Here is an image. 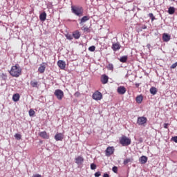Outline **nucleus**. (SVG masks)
<instances>
[{
  "instance_id": "obj_1",
  "label": "nucleus",
  "mask_w": 177,
  "mask_h": 177,
  "mask_svg": "<svg viewBox=\"0 0 177 177\" xmlns=\"http://www.w3.org/2000/svg\"><path fill=\"white\" fill-rule=\"evenodd\" d=\"M21 67H20V65H19V64H17L11 67V69L9 71V73L12 77L19 78V76L21 75Z\"/></svg>"
},
{
  "instance_id": "obj_2",
  "label": "nucleus",
  "mask_w": 177,
  "mask_h": 177,
  "mask_svg": "<svg viewBox=\"0 0 177 177\" xmlns=\"http://www.w3.org/2000/svg\"><path fill=\"white\" fill-rule=\"evenodd\" d=\"M71 12L75 16L81 17L84 16V8L80 6H71Z\"/></svg>"
},
{
  "instance_id": "obj_3",
  "label": "nucleus",
  "mask_w": 177,
  "mask_h": 177,
  "mask_svg": "<svg viewBox=\"0 0 177 177\" xmlns=\"http://www.w3.org/2000/svg\"><path fill=\"white\" fill-rule=\"evenodd\" d=\"M131 143V138H129L125 136H122L120 138V144L122 145V146H129Z\"/></svg>"
},
{
  "instance_id": "obj_4",
  "label": "nucleus",
  "mask_w": 177,
  "mask_h": 177,
  "mask_svg": "<svg viewBox=\"0 0 177 177\" xmlns=\"http://www.w3.org/2000/svg\"><path fill=\"white\" fill-rule=\"evenodd\" d=\"M92 98L97 101L102 100V99H103V94H102L99 91H96L93 93Z\"/></svg>"
},
{
  "instance_id": "obj_5",
  "label": "nucleus",
  "mask_w": 177,
  "mask_h": 177,
  "mask_svg": "<svg viewBox=\"0 0 177 177\" xmlns=\"http://www.w3.org/2000/svg\"><path fill=\"white\" fill-rule=\"evenodd\" d=\"M54 95L55 96H56L58 100H62V99H63V97H64V93L60 89L55 90L54 92Z\"/></svg>"
},
{
  "instance_id": "obj_6",
  "label": "nucleus",
  "mask_w": 177,
  "mask_h": 177,
  "mask_svg": "<svg viewBox=\"0 0 177 177\" xmlns=\"http://www.w3.org/2000/svg\"><path fill=\"white\" fill-rule=\"evenodd\" d=\"M115 150L114 147H108L105 151V156H106V157H110V156L114 154Z\"/></svg>"
},
{
  "instance_id": "obj_7",
  "label": "nucleus",
  "mask_w": 177,
  "mask_h": 177,
  "mask_svg": "<svg viewBox=\"0 0 177 177\" xmlns=\"http://www.w3.org/2000/svg\"><path fill=\"white\" fill-rule=\"evenodd\" d=\"M147 122V118L146 117H138L137 120V124L139 125H145Z\"/></svg>"
},
{
  "instance_id": "obj_8",
  "label": "nucleus",
  "mask_w": 177,
  "mask_h": 177,
  "mask_svg": "<svg viewBox=\"0 0 177 177\" xmlns=\"http://www.w3.org/2000/svg\"><path fill=\"white\" fill-rule=\"evenodd\" d=\"M54 138L57 142H62L63 139H64V134H63L62 133H58L55 134Z\"/></svg>"
},
{
  "instance_id": "obj_9",
  "label": "nucleus",
  "mask_w": 177,
  "mask_h": 177,
  "mask_svg": "<svg viewBox=\"0 0 177 177\" xmlns=\"http://www.w3.org/2000/svg\"><path fill=\"white\" fill-rule=\"evenodd\" d=\"M111 48L114 52L120 50V49H121V45L120 44V42L113 43Z\"/></svg>"
},
{
  "instance_id": "obj_10",
  "label": "nucleus",
  "mask_w": 177,
  "mask_h": 177,
  "mask_svg": "<svg viewBox=\"0 0 177 177\" xmlns=\"http://www.w3.org/2000/svg\"><path fill=\"white\" fill-rule=\"evenodd\" d=\"M117 92L119 95H124L127 92V88L124 86H120L118 87Z\"/></svg>"
},
{
  "instance_id": "obj_11",
  "label": "nucleus",
  "mask_w": 177,
  "mask_h": 177,
  "mask_svg": "<svg viewBox=\"0 0 177 177\" xmlns=\"http://www.w3.org/2000/svg\"><path fill=\"white\" fill-rule=\"evenodd\" d=\"M57 66L61 70H65L66 68V62L63 60H59L57 62Z\"/></svg>"
},
{
  "instance_id": "obj_12",
  "label": "nucleus",
  "mask_w": 177,
  "mask_h": 177,
  "mask_svg": "<svg viewBox=\"0 0 177 177\" xmlns=\"http://www.w3.org/2000/svg\"><path fill=\"white\" fill-rule=\"evenodd\" d=\"M39 136H40V138H42V139H49V135L46 131H41L39 133Z\"/></svg>"
},
{
  "instance_id": "obj_13",
  "label": "nucleus",
  "mask_w": 177,
  "mask_h": 177,
  "mask_svg": "<svg viewBox=\"0 0 177 177\" xmlns=\"http://www.w3.org/2000/svg\"><path fill=\"white\" fill-rule=\"evenodd\" d=\"M101 82L102 84H106L107 82H109V76L106 75H102L101 76Z\"/></svg>"
},
{
  "instance_id": "obj_14",
  "label": "nucleus",
  "mask_w": 177,
  "mask_h": 177,
  "mask_svg": "<svg viewBox=\"0 0 177 177\" xmlns=\"http://www.w3.org/2000/svg\"><path fill=\"white\" fill-rule=\"evenodd\" d=\"M171 39V36L167 33L162 35V41L164 42H168Z\"/></svg>"
},
{
  "instance_id": "obj_15",
  "label": "nucleus",
  "mask_w": 177,
  "mask_h": 177,
  "mask_svg": "<svg viewBox=\"0 0 177 177\" xmlns=\"http://www.w3.org/2000/svg\"><path fill=\"white\" fill-rule=\"evenodd\" d=\"M89 19H91V17L88 15L84 16L83 17H82V19H80V24L82 25L84 24V23H86V21H88V20H89Z\"/></svg>"
},
{
  "instance_id": "obj_16",
  "label": "nucleus",
  "mask_w": 177,
  "mask_h": 177,
  "mask_svg": "<svg viewBox=\"0 0 177 177\" xmlns=\"http://www.w3.org/2000/svg\"><path fill=\"white\" fill-rule=\"evenodd\" d=\"M73 37L75 38V39H80V37H81V33H80V31L75 30L73 32Z\"/></svg>"
},
{
  "instance_id": "obj_17",
  "label": "nucleus",
  "mask_w": 177,
  "mask_h": 177,
  "mask_svg": "<svg viewBox=\"0 0 177 177\" xmlns=\"http://www.w3.org/2000/svg\"><path fill=\"white\" fill-rule=\"evenodd\" d=\"M46 68V66H45V65L41 64L38 68V71L39 73H40V74H44V73H45Z\"/></svg>"
},
{
  "instance_id": "obj_18",
  "label": "nucleus",
  "mask_w": 177,
  "mask_h": 177,
  "mask_svg": "<svg viewBox=\"0 0 177 177\" xmlns=\"http://www.w3.org/2000/svg\"><path fill=\"white\" fill-rule=\"evenodd\" d=\"M75 160V163L78 165L82 164L84 162V158H82V156H78Z\"/></svg>"
},
{
  "instance_id": "obj_19",
  "label": "nucleus",
  "mask_w": 177,
  "mask_h": 177,
  "mask_svg": "<svg viewBox=\"0 0 177 177\" xmlns=\"http://www.w3.org/2000/svg\"><path fill=\"white\" fill-rule=\"evenodd\" d=\"M140 162L141 164H146L147 162V156H142L140 158Z\"/></svg>"
},
{
  "instance_id": "obj_20",
  "label": "nucleus",
  "mask_w": 177,
  "mask_h": 177,
  "mask_svg": "<svg viewBox=\"0 0 177 177\" xmlns=\"http://www.w3.org/2000/svg\"><path fill=\"white\" fill-rule=\"evenodd\" d=\"M39 19L41 21H45L46 20V12H44L39 15Z\"/></svg>"
},
{
  "instance_id": "obj_21",
  "label": "nucleus",
  "mask_w": 177,
  "mask_h": 177,
  "mask_svg": "<svg viewBox=\"0 0 177 177\" xmlns=\"http://www.w3.org/2000/svg\"><path fill=\"white\" fill-rule=\"evenodd\" d=\"M12 100L14 102H19V100H20V95L19 93L14 94L12 96Z\"/></svg>"
},
{
  "instance_id": "obj_22",
  "label": "nucleus",
  "mask_w": 177,
  "mask_h": 177,
  "mask_svg": "<svg viewBox=\"0 0 177 177\" xmlns=\"http://www.w3.org/2000/svg\"><path fill=\"white\" fill-rule=\"evenodd\" d=\"M136 102H137V103H138V104H140V103H142V102H143V96L138 95L136 98Z\"/></svg>"
},
{
  "instance_id": "obj_23",
  "label": "nucleus",
  "mask_w": 177,
  "mask_h": 177,
  "mask_svg": "<svg viewBox=\"0 0 177 177\" xmlns=\"http://www.w3.org/2000/svg\"><path fill=\"white\" fill-rule=\"evenodd\" d=\"M30 85L32 88H38V82L35 80L30 81Z\"/></svg>"
},
{
  "instance_id": "obj_24",
  "label": "nucleus",
  "mask_w": 177,
  "mask_h": 177,
  "mask_svg": "<svg viewBox=\"0 0 177 177\" xmlns=\"http://www.w3.org/2000/svg\"><path fill=\"white\" fill-rule=\"evenodd\" d=\"M128 60V56L124 55L120 58V62L121 63H127V61Z\"/></svg>"
},
{
  "instance_id": "obj_25",
  "label": "nucleus",
  "mask_w": 177,
  "mask_h": 177,
  "mask_svg": "<svg viewBox=\"0 0 177 177\" xmlns=\"http://www.w3.org/2000/svg\"><path fill=\"white\" fill-rule=\"evenodd\" d=\"M149 91L151 95H156L157 93V88L152 86L151 87Z\"/></svg>"
},
{
  "instance_id": "obj_26",
  "label": "nucleus",
  "mask_w": 177,
  "mask_h": 177,
  "mask_svg": "<svg viewBox=\"0 0 177 177\" xmlns=\"http://www.w3.org/2000/svg\"><path fill=\"white\" fill-rule=\"evenodd\" d=\"M132 161H133V158H127L124 160L123 164L124 165H127L129 162H132Z\"/></svg>"
},
{
  "instance_id": "obj_27",
  "label": "nucleus",
  "mask_w": 177,
  "mask_h": 177,
  "mask_svg": "<svg viewBox=\"0 0 177 177\" xmlns=\"http://www.w3.org/2000/svg\"><path fill=\"white\" fill-rule=\"evenodd\" d=\"M168 13L169 15H174V13H175V8L169 7L168 9Z\"/></svg>"
},
{
  "instance_id": "obj_28",
  "label": "nucleus",
  "mask_w": 177,
  "mask_h": 177,
  "mask_svg": "<svg viewBox=\"0 0 177 177\" xmlns=\"http://www.w3.org/2000/svg\"><path fill=\"white\" fill-rule=\"evenodd\" d=\"M82 31H84V32H91V29H89V28H88L87 26H86L85 25L83 26V27L82 28Z\"/></svg>"
},
{
  "instance_id": "obj_29",
  "label": "nucleus",
  "mask_w": 177,
  "mask_h": 177,
  "mask_svg": "<svg viewBox=\"0 0 177 177\" xmlns=\"http://www.w3.org/2000/svg\"><path fill=\"white\" fill-rule=\"evenodd\" d=\"M106 68H108L109 70H111V71H113V70H114V66L113 65V64H109L106 66Z\"/></svg>"
},
{
  "instance_id": "obj_30",
  "label": "nucleus",
  "mask_w": 177,
  "mask_h": 177,
  "mask_svg": "<svg viewBox=\"0 0 177 177\" xmlns=\"http://www.w3.org/2000/svg\"><path fill=\"white\" fill-rule=\"evenodd\" d=\"M35 115V111L33 109H30L29 110V115L30 117H34V115Z\"/></svg>"
},
{
  "instance_id": "obj_31",
  "label": "nucleus",
  "mask_w": 177,
  "mask_h": 177,
  "mask_svg": "<svg viewBox=\"0 0 177 177\" xmlns=\"http://www.w3.org/2000/svg\"><path fill=\"white\" fill-rule=\"evenodd\" d=\"M95 49H96V47L95 46H91L88 48V50L90 52H95Z\"/></svg>"
},
{
  "instance_id": "obj_32",
  "label": "nucleus",
  "mask_w": 177,
  "mask_h": 177,
  "mask_svg": "<svg viewBox=\"0 0 177 177\" xmlns=\"http://www.w3.org/2000/svg\"><path fill=\"white\" fill-rule=\"evenodd\" d=\"M1 77L2 80H4V81H5L8 78V75H6V73H2Z\"/></svg>"
},
{
  "instance_id": "obj_33",
  "label": "nucleus",
  "mask_w": 177,
  "mask_h": 177,
  "mask_svg": "<svg viewBox=\"0 0 177 177\" xmlns=\"http://www.w3.org/2000/svg\"><path fill=\"white\" fill-rule=\"evenodd\" d=\"M149 17H150V19H151V21H154V19H156L154 17V15H153V13H149Z\"/></svg>"
},
{
  "instance_id": "obj_34",
  "label": "nucleus",
  "mask_w": 177,
  "mask_h": 177,
  "mask_svg": "<svg viewBox=\"0 0 177 177\" xmlns=\"http://www.w3.org/2000/svg\"><path fill=\"white\" fill-rule=\"evenodd\" d=\"M15 138H16V139H17V140H20V139H21V135L17 133V134H15Z\"/></svg>"
},
{
  "instance_id": "obj_35",
  "label": "nucleus",
  "mask_w": 177,
  "mask_h": 177,
  "mask_svg": "<svg viewBox=\"0 0 177 177\" xmlns=\"http://www.w3.org/2000/svg\"><path fill=\"white\" fill-rule=\"evenodd\" d=\"M73 36H72V35H70V34H68V35H66V39H69V41H71V39H73Z\"/></svg>"
},
{
  "instance_id": "obj_36",
  "label": "nucleus",
  "mask_w": 177,
  "mask_h": 177,
  "mask_svg": "<svg viewBox=\"0 0 177 177\" xmlns=\"http://www.w3.org/2000/svg\"><path fill=\"white\" fill-rule=\"evenodd\" d=\"M112 171H113L115 172V174H117V172L118 171V168L115 166H114L112 169Z\"/></svg>"
},
{
  "instance_id": "obj_37",
  "label": "nucleus",
  "mask_w": 177,
  "mask_h": 177,
  "mask_svg": "<svg viewBox=\"0 0 177 177\" xmlns=\"http://www.w3.org/2000/svg\"><path fill=\"white\" fill-rule=\"evenodd\" d=\"M80 95H81V93L80 92H78V91L75 93V94H74V96L75 97H80Z\"/></svg>"
},
{
  "instance_id": "obj_38",
  "label": "nucleus",
  "mask_w": 177,
  "mask_h": 177,
  "mask_svg": "<svg viewBox=\"0 0 177 177\" xmlns=\"http://www.w3.org/2000/svg\"><path fill=\"white\" fill-rule=\"evenodd\" d=\"M94 175L95 177H99V176H100V175H102V173L100 171H97L95 173Z\"/></svg>"
},
{
  "instance_id": "obj_39",
  "label": "nucleus",
  "mask_w": 177,
  "mask_h": 177,
  "mask_svg": "<svg viewBox=\"0 0 177 177\" xmlns=\"http://www.w3.org/2000/svg\"><path fill=\"white\" fill-rule=\"evenodd\" d=\"M96 168V165L95 163H92L91 165V169H95Z\"/></svg>"
},
{
  "instance_id": "obj_40",
  "label": "nucleus",
  "mask_w": 177,
  "mask_h": 177,
  "mask_svg": "<svg viewBox=\"0 0 177 177\" xmlns=\"http://www.w3.org/2000/svg\"><path fill=\"white\" fill-rule=\"evenodd\" d=\"M171 140H173V142H175V143H177V136L172 137Z\"/></svg>"
},
{
  "instance_id": "obj_41",
  "label": "nucleus",
  "mask_w": 177,
  "mask_h": 177,
  "mask_svg": "<svg viewBox=\"0 0 177 177\" xmlns=\"http://www.w3.org/2000/svg\"><path fill=\"white\" fill-rule=\"evenodd\" d=\"M169 125V124H168V123H165L164 124H163V127H164V128L165 129H168V126Z\"/></svg>"
},
{
  "instance_id": "obj_42",
  "label": "nucleus",
  "mask_w": 177,
  "mask_h": 177,
  "mask_svg": "<svg viewBox=\"0 0 177 177\" xmlns=\"http://www.w3.org/2000/svg\"><path fill=\"white\" fill-rule=\"evenodd\" d=\"M103 177H110L108 174H104Z\"/></svg>"
},
{
  "instance_id": "obj_43",
  "label": "nucleus",
  "mask_w": 177,
  "mask_h": 177,
  "mask_svg": "<svg viewBox=\"0 0 177 177\" xmlns=\"http://www.w3.org/2000/svg\"><path fill=\"white\" fill-rule=\"evenodd\" d=\"M32 177H41V175L35 174V175L32 176Z\"/></svg>"
},
{
  "instance_id": "obj_44",
  "label": "nucleus",
  "mask_w": 177,
  "mask_h": 177,
  "mask_svg": "<svg viewBox=\"0 0 177 177\" xmlns=\"http://www.w3.org/2000/svg\"><path fill=\"white\" fill-rule=\"evenodd\" d=\"M142 28L143 30H146V28H147V26H146V25H144Z\"/></svg>"
},
{
  "instance_id": "obj_45",
  "label": "nucleus",
  "mask_w": 177,
  "mask_h": 177,
  "mask_svg": "<svg viewBox=\"0 0 177 177\" xmlns=\"http://www.w3.org/2000/svg\"><path fill=\"white\" fill-rule=\"evenodd\" d=\"M139 85H140L139 83H136V88H139Z\"/></svg>"
}]
</instances>
